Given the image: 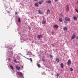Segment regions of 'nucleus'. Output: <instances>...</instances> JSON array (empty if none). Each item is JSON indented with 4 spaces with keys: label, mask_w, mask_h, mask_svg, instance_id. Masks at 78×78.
I'll use <instances>...</instances> for the list:
<instances>
[{
    "label": "nucleus",
    "mask_w": 78,
    "mask_h": 78,
    "mask_svg": "<svg viewBox=\"0 0 78 78\" xmlns=\"http://www.w3.org/2000/svg\"><path fill=\"white\" fill-rule=\"evenodd\" d=\"M65 19L66 21H67L68 22H70V19L69 18L66 17L65 18Z\"/></svg>",
    "instance_id": "nucleus-1"
},
{
    "label": "nucleus",
    "mask_w": 78,
    "mask_h": 78,
    "mask_svg": "<svg viewBox=\"0 0 78 78\" xmlns=\"http://www.w3.org/2000/svg\"><path fill=\"white\" fill-rule=\"evenodd\" d=\"M69 9L70 8H69V5H67L66 7V10L68 11L69 10Z\"/></svg>",
    "instance_id": "nucleus-2"
},
{
    "label": "nucleus",
    "mask_w": 78,
    "mask_h": 78,
    "mask_svg": "<svg viewBox=\"0 0 78 78\" xmlns=\"http://www.w3.org/2000/svg\"><path fill=\"white\" fill-rule=\"evenodd\" d=\"M17 73L19 75H20L21 76H23V74H22V73L20 72H18Z\"/></svg>",
    "instance_id": "nucleus-3"
},
{
    "label": "nucleus",
    "mask_w": 78,
    "mask_h": 78,
    "mask_svg": "<svg viewBox=\"0 0 78 78\" xmlns=\"http://www.w3.org/2000/svg\"><path fill=\"white\" fill-rule=\"evenodd\" d=\"M71 64V61H70V60H68L67 62L68 66H69V65H70Z\"/></svg>",
    "instance_id": "nucleus-4"
},
{
    "label": "nucleus",
    "mask_w": 78,
    "mask_h": 78,
    "mask_svg": "<svg viewBox=\"0 0 78 78\" xmlns=\"http://www.w3.org/2000/svg\"><path fill=\"white\" fill-rule=\"evenodd\" d=\"M20 66H16V69L18 70H19V69H20Z\"/></svg>",
    "instance_id": "nucleus-5"
},
{
    "label": "nucleus",
    "mask_w": 78,
    "mask_h": 78,
    "mask_svg": "<svg viewBox=\"0 0 78 78\" xmlns=\"http://www.w3.org/2000/svg\"><path fill=\"white\" fill-rule=\"evenodd\" d=\"M63 30L64 31H67V28L66 27H64L63 28Z\"/></svg>",
    "instance_id": "nucleus-6"
},
{
    "label": "nucleus",
    "mask_w": 78,
    "mask_h": 78,
    "mask_svg": "<svg viewBox=\"0 0 78 78\" xmlns=\"http://www.w3.org/2000/svg\"><path fill=\"white\" fill-rule=\"evenodd\" d=\"M75 35L73 34L72 37L71 39H74V38H75Z\"/></svg>",
    "instance_id": "nucleus-7"
},
{
    "label": "nucleus",
    "mask_w": 78,
    "mask_h": 78,
    "mask_svg": "<svg viewBox=\"0 0 78 78\" xmlns=\"http://www.w3.org/2000/svg\"><path fill=\"white\" fill-rule=\"evenodd\" d=\"M61 66L62 69H63V68H64V64L63 63H61Z\"/></svg>",
    "instance_id": "nucleus-8"
},
{
    "label": "nucleus",
    "mask_w": 78,
    "mask_h": 78,
    "mask_svg": "<svg viewBox=\"0 0 78 78\" xmlns=\"http://www.w3.org/2000/svg\"><path fill=\"white\" fill-rule=\"evenodd\" d=\"M56 60L57 62H59V58H56Z\"/></svg>",
    "instance_id": "nucleus-9"
},
{
    "label": "nucleus",
    "mask_w": 78,
    "mask_h": 78,
    "mask_svg": "<svg viewBox=\"0 0 78 78\" xmlns=\"http://www.w3.org/2000/svg\"><path fill=\"white\" fill-rule=\"evenodd\" d=\"M73 20H77V17L76 16H74L73 17Z\"/></svg>",
    "instance_id": "nucleus-10"
},
{
    "label": "nucleus",
    "mask_w": 78,
    "mask_h": 78,
    "mask_svg": "<svg viewBox=\"0 0 78 78\" xmlns=\"http://www.w3.org/2000/svg\"><path fill=\"white\" fill-rule=\"evenodd\" d=\"M54 27L56 28H58V26L57 25H55L54 26Z\"/></svg>",
    "instance_id": "nucleus-11"
},
{
    "label": "nucleus",
    "mask_w": 78,
    "mask_h": 78,
    "mask_svg": "<svg viewBox=\"0 0 78 78\" xmlns=\"http://www.w3.org/2000/svg\"><path fill=\"white\" fill-rule=\"evenodd\" d=\"M42 35H39L38 36V38L39 39H40L41 37H42Z\"/></svg>",
    "instance_id": "nucleus-12"
},
{
    "label": "nucleus",
    "mask_w": 78,
    "mask_h": 78,
    "mask_svg": "<svg viewBox=\"0 0 78 78\" xmlns=\"http://www.w3.org/2000/svg\"><path fill=\"white\" fill-rule=\"evenodd\" d=\"M27 59H28V60H30L31 62H33V60H32V59L31 58H27Z\"/></svg>",
    "instance_id": "nucleus-13"
},
{
    "label": "nucleus",
    "mask_w": 78,
    "mask_h": 78,
    "mask_svg": "<svg viewBox=\"0 0 78 78\" xmlns=\"http://www.w3.org/2000/svg\"><path fill=\"white\" fill-rule=\"evenodd\" d=\"M38 13L39 14H42V12H41V11L40 10H38Z\"/></svg>",
    "instance_id": "nucleus-14"
},
{
    "label": "nucleus",
    "mask_w": 78,
    "mask_h": 78,
    "mask_svg": "<svg viewBox=\"0 0 78 78\" xmlns=\"http://www.w3.org/2000/svg\"><path fill=\"white\" fill-rule=\"evenodd\" d=\"M10 67L12 70H14V67H13V66L12 65L10 66Z\"/></svg>",
    "instance_id": "nucleus-15"
},
{
    "label": "nucleus",
    "mask_w": 78,
    "mask_h": 78,
    "mask_svg": "<svg viewBox=\"0 0 78 78\" xmlns=\"http://www.w3.org/2000/svg\"><path fill=\"white\" fill-rule=\"evenodd\" d=\"M47 14H49L50 12V10H49V9L47 10Z\"/></svg>",
    "instance_id": "nucleus-16"
},
{
    "label": "nucleus",
    "mask_w": 78,
    "mask_h": 78,
    "mask_svg": "<svg viewBox=\"0 0 78 78\" xmlns=\"http://www.w3.org/2000/svg\"><path fill=\"white\" fill-rule=\"evenodd\" d=\"M42 23L43 24H45V23H46V21H43Z\"/></svg>",
    "instance_id": "nucleus-17"
},
{
    "label": "nucleus",
    "mask_w": 78,
    "mask_h": 78,
    "mask_svg": "<svg viewBox=\"0 0 78 78\" xmlns=\"http://www.w3.org/2000/svg\"><path fill=\"white\" fill-rule=\"evenodd\" d=\"M46 2L47 3H51V1H46Z\"/></svg>",
    "instance_id": "nucleus-18"
},
{
    "label": "nucleus",
    "mask_w": 78,
    "mask_h": 78,
    "mask_svg": "<svg viewBox=\"0 0 78 78\" xmlns=\"http://www.w3.org/2000/svg\"><path fill=\"white\" fill-rule=\"evenodd\" d=\"M59 22H62V18H60L59 19Z\"/></svg>",
    "instance_id": "nucleus-19"
},
{
    "label": "nucleus",
    "mask_w": 78,
    "mask_h": 78,
    "mask_svg": "<svg viewBox=\"0 0 78 78\" xmlns=\"http://www.w3.org/2000/svg\"><path fill=\"white\" fill-rule=\"evenodd\" d=\"M35 6H37V7L38 6V3H35Z\"/></svg>",
    "instance_id": "nucleus-20"
},
{
    "label": "nucleus",
    "mask_w": 78,
    "mask_h": 78,
    "mask_svg": "<svg viewBox=\"0 0 78 78\" xmlns=\"http://www.w3.org/2000/svg\"><path fill=\"white\" fill-rule=\"evenodd\" d=\"M18 21L19 22H20V18H18Z\"/></svg>",
    "instance_id": "nucleus-21"
},
{
    "label": "nucleus",
    "mask_w": 78,
    "mask_h": 78,
    "mask_svg": "<svg viewBox=\"0 0 78 78\" xmlns=\"http://www.w3.org/2000/svg\"><path fill=\"white\" fill-rule=\"evenodd\" d=\"M37 66L38 67H40V64H39L38 63H37Z\"/></svg>",
    "instance_id": "nucleus-22"
},
{
    "label": "nucleus",
    "mask_w": 78,
    "mask_h": 78,
    "mask_svg": "<svg viewBox=\"0 0 78 78\" xmlns=\"http://www.w3.org/2000/svg\"><path fill=\"white\" fill-rule=\"evenodd\" d=\"M49 56H50V58H52V57H53V56H52V55H50Z\"/></svg>",
    "instance_id": "nucleus-23"
},
{
    "label": "nucleus",
    "mask_w": 78,
    "mask_h": 78,
    "mask_svg": "<svg viewBox=\"0 0 78 78\" xmlns=\"http://www.w3.org/2000/svg\"><path fill=\"white\" fill-rule=\"evenodd\" d=\"M70 71H71V72H72V71H73V69H72V68H70Z\"/></svg>",
    "instance_id": "nucleus-24"
},
{
    "label": "nucleus",
    "mask_w": 78,
    "mask_h": 78,
    "mask_svg": "<svg viewBox=\"0 0 78 78\" xmlns=\"http://www.w3.org/2000/svg\"><path fill=\"white\" fill-rule=\"evenodd\" d=\"M64 23H66V24H67V23H68V22L66 21H65L64 22Z\"/></svg>",
    "instance_id": "nucleus-25"
},
{
    "label": "nucleus",
    "mask_w": 78,
    "mask_h": 78,
    "mask_svg": "<svg viewBox=\"0 0 78 78\" xmlns=\"http://www.w3.org/2000/svg\"><path fill=\"white\" fill-rule=\"evenodd\" d=\"M75 11L77 12V13H78V9H75Z\"/></svg>",
    "instance_id": "nucleus-26"
},
{
    "label": "nucleus",
    "mask_w": 78,
    "mask_h": 78,
    "mask_svg": "<svg viewBox=\"0 0 78 78\" xmlns=\"http://www.w3.org/2000/svg\"><path fill=\"white\" fill-rule=\"evenodd\" d=\"M38 3L39 4H42V2H41V1H40V2H39Z\"/></svg>",
    "instance_id": "nucleus-27"
},
{
    "label": "nucleus",
    "mask_w": 78,
    "mask_h": 78,
    "mask_svg": "<svg viewBox=\"0 0 78 78\" xmlns=\"http://www.w3.org/2000/svg\"><path fill=\"white\" fill-rule=\"evenodd\" d=\"M51 33L52 34V35H53V34H54V32L52 31Z\"/></svg>",
    "instance_id": "nucleus-28"
},
{
    "label": "nucleus",
    "mask_w": 78,
    "mask_h": 78,
    "mask_svg": "<svg viewBox=\"0 0 78 78\" xmlns=\"http://www.w3.org/2000/svg\"><path fill=\"white\" fill-rule=\"evenodd\" d=\"M61 16H62V17H63V15H62V13H61Z\"/></svg>",
    "instance_id": "nucleus-29"
},
{
    "label": "nucleus",
    "mask_w": 78,
    "mask_h": 78,
    "mask_svg": "<svg viewBox=\"0 0 78 78\" xmlns=\"http://www.w3.org/2000/svg\"><path fill=\"white\" fill-rule=\"evenodd\" d=\"M15 15H17V12H16L15 13Z\"/></svg>",
    "instance_id": "nucleus-30"
},
{
    "label": "nucleus",
    "mask_w": 78,
    "mask_h": 78,
    "mask_svg": "<svg viewBox=\"0 0 78 78\" xmlns=\"http://www.w3.org/2000/svg\"><path fill=\"white\" fill-rule=\"evenodd\" d=\"M57 77H58V76H59V74H57Z\"/></svg>",
    "instance_id": "nucleus-31"
},
{
    "label": "nucleus",
    "mask_w": 78,
    "mask_h": 78,
    "mask_svg": "<svg viewBox=\"0 0 78 78\" xmlns=\"http://www.w3.org/2000/svg\"><path fill=\"white\" fill-rule=\"evenodd\" d=\"M42 61H45V59H44V58H42Z\"/></svg>",
    "instance_id": "nucleus-32"
},
{
    "label": "nucleus",
    "mask_w": 78,
    "mask_h": 78,
    "mask_svg": "<svg viewBox=\"0 0 78 78\" xmlns=\"http://www.w3.org/2000/svg\"><path fill=\"white\" fill-rule=\"evenodd\" d=\"M58 0H54L55 2H57V1H58Z\"/></svg>",
    "instance_id": "nucleus-33"
},
{
    "label": "nucleus",
    "mask_w": 78,
    "mask_h": 78,
    "mask_svg": "<svg viewBox=\"0 0 78 78\" xmlns=\"http://www.w3.org/2000/svg\"><path fill=\"white\" fill-rule=\"evenodd\" d=\"M76 39H78V37H77L76 38Z\"/></svg>",
    "instance_id": "nucleus-34"
},
{
    "label": "nucleus",
    "mask_w": 78,
    "mask_h": 78,
    "mask_svg": "<svg viewBox=\"0 0 78 78\" xmlns=\"http://www.w3.org/2000/svg\"><path fill=\"white\" fill-rule=\"evenodd\" d=\"M76 4L77 5H78V1H77V2H76Z\"/></svg>",
    "instance_id": "nucleus-35"
},
{
    "label": "nucleus",
    "mask_w": 78,
    "mask_h": 78,
    "mask_svg": "<svg viewBox=\"0 0 78 78\" xmlns=\"http://www.w3.org/2000/svg\"><path fill=\"white\" fill-rule=\"evenodd\" d=\"M52 46H53V47H55V45L52 44Z\"/></svg>",
    "instance_id": "nucleus-36"
},
{
    "label": "nucleus",
    "mask_w": 78,
    "mask_h": 78,
    "mask_svg": "<svg viewBox=\"0 0 78 78\" xmlns=\"http://www.w3.org/2000/svg\"><path fill=\"white\" fill-rule=\"evenodd\" d=\"M41 2H42V3H44V1H43V0H42Z\"/></svg>",
    "instance_id": "nucleus-37"
},
{
    "label": "nucleus",
    "mask_w": 78,
    "mask_h": 78,
    "mask_svg": "<svg viewBox=\"0 0 78 78\" xmlns=\"http://www.w3.org/2000/svg\"><path fill=\"white\" fill-rule=\"evenodd\" d=\"M14 61H15V62H16V59L14 60Z\"/></svg>",
    "instance_id": "nucleus-38"
},
{
    "label": "nucleus",
    "mask_w": 78,
    "mask_h": 78,
    "mask_svg": "<svg viewBox=\"0 0 78 78\" xmlns=\"http://www.w3.org/2000/svg\"><path fill=\"white\" fill-rule=\"evenodd\" d=\"M76 16L77 17H78V15H77Z\"/></svg>",
    "instance_id": "nucleus-39"
},
{
    "label": "nucleus",
    "mask_w": 78,
    "mask_h": 78,
    "mask_svg": "<svg viewBox=\"0 0 78 78\" xmlns=\"http://www.w3.org/2000/svg\"><path fill=\"white\" fill-rule=\"evenodd\" d=\"M34 1H37V0H34Z\"/></svg>",
    "instance_id": "nucleus-40"
},
{
    "label": "nucleus",
    "mask_w": 78,
    "mask_h": 78,
    "mask_svg": "<svg viewBox=\"0 0 78 78\" xmlns=\"http://www.w3.org/2000/svg\"><path fill=\"white\" fill-rule=\"evenodd\" d=\"M30 28H29V29H30Z\"/></svg>",
    "instance_id": "nucleus-41"
}]
</instances>
